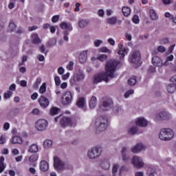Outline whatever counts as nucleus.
Returning a JSON list of instances; mask_svg holds the SVG:
<instances>
[{"mask_svg": "<svg viewBox=\"0 0 176 176\" xmlns=\"http://www.w3.org/2000/svg\"><path fill=\"white\" fill-rule=\"evenodd\" d=\"M120 62L111 59L109 60L105 65V72L100 73L94 76V82L95 83H100V82H109V78L111 79L115 78V72L116 67L119 65Z\"/></svg>", "mask_w": 176, "mask_h": 176, "instance_id": "obj_1", "label": "nucleus"}, {"mask_svg": "<svg viewBox=\"0 0 176 176\" xmlns=\"http://www.w3.org/2000/svg\"><path fill=\"white\" fill-rule=\"evenodd\" d=\"M108 127V118L104 116H99L95 120V129L96 133L105 131Z\"/></svg>", "mask_w": 176, "mask_h": 176, "instance_id": "obj_2", "label": "nucleus"}, {"mask_svg": "<svg viewBox=\"0 0 176 176\" xmlns=\"http://www.w3.org/2000/svg\"><path fill=\"white\" fill-rule=\"evenodd\" d=\"M174 131L170 128H164L160 130L159 138L162 141H171L174 138Z\"/></svg>", "mask_w": 176, "mask_h": 176, "instance_id": "obj_3", "label": "nucleus"}, {"mask_svg": "<svg viewBox=\"0 0 176 176\" xmlns=\"http://www.w3.org/2000/svg\"><path fill=\"white\" fill-rule=\"evenodd\" d=\"M102 153V146H96L91 148L87 151V157L91 160L98 159Z\"/></svg>", "mask_w": 176, "mask_h": 176, "instance_id": "obj_4", "label": "nucleus"}, {"mask_svg": "<svg viewBox=\"0 0 176 176\" xmlns=\"http://www.w3.org/2000/svg\"><path fill=\"white\" fill-rule=\"evenodd\" d=\"M113 106V100L111 98H103L100 101V104L99 106V110L103 112H107V111H109Z\"/></svg>", "mask_w": 176, "mask_h": 176, "instance_id": "obj_5", "label": "nucleus"}, {"mask_svg": "<svg viewBox=\"0 0 176 176\" xmlns=\"http://www.w3.org/2000/svg\"><path fill=\"white\" fill-rule=\"evenodd\" d=\"M141 61V52L137 50L132 51L129 55V63L137 65Z\"/></svg>", "mask_w": 176, "mask_h": 176, "instance_id": "obj_6", "label": "nucleus"}, {"mask_svg": "<svg viewBox=\"0 0 176 176\" xmlns=\"http://www.w3.org/2000/svg\"><path fill=\"white\" fill-rule=\"evenodd\" d=\"M83 79H85V74L83 73V71L78 70L74 72L73 78L70 79V85H76V82H81Z\"/></svg>", "mask_w": 176, "mask_h": 176, "instance_id": "obj_7", "label": "nucleus"}, {"mask_svg": "<svg viewBox=\"0 0 176 176\" xmlns=\"http://www.w3.org/2000/svg\"><path fill=\"white\" fill-rule=\"evenodd\" d=\"M173 118V115L168 111H161L156 114L155 117V122H162V120H170Z\"/></svg>", "mask_w": 176, "mask_h": 176, "instance_id": "obj_8", "label": "nucleus"}, {"mask_svg": "<svg viewBox=\"0 0 176 176\" xmlns=\"http://www.w3.org/2000/svg\"><path fill=\"white\" fill-rule=\"evenodd\" d=\"M131 162L136 168H142V167L145 166V163H144L142 158L138 155L133 156Z\"/></svg>", "mask_w": 176, "mask_h": 176, "instance_id": "obj_9", "label": "nucleus"}, {"mask_svg": "<svg viewBox=\"0 0 176 176\" xmlns=\"http://www.w3.org/2000/svg\"><path fill=\"white\" fill-rule=\"evenodd\" d=\"M72 102V93L71 91H66L62 97L63 105H69Z\"/></svg>", "mask_w": 176, "mask_h": 176, "instance_id": "obj_10", "label": "nucleus"}, {"mask_svg": "<svg viewBox=\"0 0 176 176\" xmlns=\"http://www.w3.org/2000/svg\"><path fill=\"white\" fill-rule=\"evenodd\" d=\"M60 124L61 127H72L74 121L70 118L63 117L60 120Z\"/></svg>", "mask_w": 176, "mask_h": 176, "instance_id": "obj_11", "label": "nucleus"}, {"mask_svg": "<svg viewBox=\"0 0 176 176\" xmlns=\"http://www.w3.org/2000/svg\"><path fill=\"white\" fill-rule=\"evenodd\" d=\"M65 164L58 157L54 158V167L56 171H63L64 170V167Z\"/></svg>", "mask_w": 176, "mask_h": 176, "instance_id": "obj_12", "label": "nucleus"}, {"mask_svg": "<svg viewBox=\"0 0 176 176\" xmlns=\"http://www.w3.org/2000/svg\"><path fill=\"white\" fill-rule=\"evenodd\" d=\"M128 52H129V49L124 47L123 46V44H122V43L118 44V54L120 56V59L123 60V58H124V56H126V54H127Z\"/></svg>", "mask_w": 176, "mask_h": 176, "instance_id": "obj_13", "label": "nucleus"}, {"mask_svg": "<svg viewBox=\"0 0 176 176\" xmlns=\"http://www.w3.org/2000/svg\"><path fill=\"white\" fill-rule=\"evenodd\" d=\"M145 149H146V146L144 145L142 143H139L131 148V152L133 153H140V152H142V151H145Z\"/></svg>", "mask_w": 176, "mask_h": 176, "instance_id": "obj_14", "label": "nucleus"}, {"mask_svg": "<svg viewBox=\"0 0 176 176\" xmlns=\"http://www.w3.org/2000/svg\"><path fill=\"white\" fill-rule=\"evenodd\" d=\"M152 64L154 67H163L164 66V63H163V60L162 58L157 56H155L152 58Z\"/></svg>", "mask_w": 176, "mask_h": 176, "instance_id": "obj_15", "label": "nucleus"}, {"mask_svg": "<svg viewBox=\"0 0 176 176\" xmlns=\"http://www.w3.org/2000/svg\"><path fill=\"white\" fill-rule=\"evenodd\" d=\"M99 166L101 167V168L106 170H108L109 168H111V163L107 159L101 160L100 161Z\"/></svg>", "mask_w": 176, "mask_h": 176, "instance_id": "obj_16", "label": "nucleus"}, {"mask_svg": "<svg viewBox=\"0 0 176 176\" xmlns=\"http://www.w3.org/2000/svg\"><path fill=\"white\" fill-rule=\"evenodd\" d=\"M76 104L78 108H80L84 111H86L87 109V107H86V99H85V98H79L78 100H77Z\"/></svg>", "mask_w": 176, "mask_h": 176, "instance_id": "obj_17", "label": "nucleus"}, {"mask_svg": "<svg viewBox=\"0 0 176 176\" xmlns=\"http://www.w3.org/2000/svg\"><path fill=\"white\" fill-rule=\"evenodd\" d=\"M136 126L139 127H146L148 126V121L144 118H139L135 122Z\"/></svg>", "mask_w": 176, "mask_h": 176, "instance_id": "obj_18", "label": "nucleus"}, {"mask_svg": "<svg viewBox=\"0 0 176 176\" xmlns=\"http://www.w3.org/2000/svg\"><path fill=\"white\" fill-rule=\"evenodd\" d=\"M106 23L110 25H115L117 23L122 24V21L118 20V17L116 16H111L107 19Z\"/></svg>", "mask_w": 176, "mask_h": 176, "instance_id": "obj_19", "label": "nucleus"}, {"mask_svg": "<svg viewBox=\"0 0 176 176\" xmlns=\"http://www.w3.org/2000/svg\"><path fill=\"white\" fill-rule=\"evenodd\" d=\"M78 60L81 64L87 61V51H82L78 56Z\"/></svg>", "mask_w": 176, "mask_h": 176, "instance_id": "obj_20", "label": "nucleus"}, {"mask_svg": "<svg viewBox=\"0 0 176 176\" xmlns=\"http://www.w3.org/2000/svg\"><path fill=\"white\" fill-rule=\"evenodd\" d=\"M35 127L38 131H43L45 130V120L41 119L37 121Z\"/></svg>", "mask_w": 176, "mask_h": 176, "instance_id": "obj_21", "label": "nucleus"}, {"mask_svg": "<svg viewBox=\"0 0 176 176\" xmlns=\"http://www.w3.org/2000/svg\"><path fill=\"white\" fill-rule=\"evenodd\" d=\"M127 133L129 135H134L137 134V133H138V128L137 127V125L129 126L127 130Z\"/></svg>", "mask_w": 176, "mask_h": 176, "instance_id": "obj_22", "label": "nucleus"}, {"mask_svg": "<svg viewBox=\"0 0 176 176\" xmlns=\"http://www.w3.org/2000/svg\"><path fill=\"white\" fill-rule=\"evenodd\" d=\"M89 24H90V21H89V19H80L78 21L79 28H86Z\"/></svg>", "mask_w": 176, "mask_h": 176, "instance_id": "obj_23", "label": "nucleus"}, {"mask_svg": "<svg viewBox=\"0 0 176 176\" xmlns=\"http://www.w3.org/2000/svg\"><path fill=\"white\" fill-rule=\"evenodd\" d=\"M166 90L170 94H173L176 91V83H170L167 85Z\"/></svg>", "mask_w": 176, "mask_h": 176, "instance_id": "obj_24", "label": "nucleus"}, {"mask_svg": "<svg viewBox=\"0 0 176 176\" xmlns=\"http://www.w3.org/2000/svg\"><path fill=\"white\" fill-rule=\"evenodd\" d=\"M60 27L62 30H68V31H72V25L70 23L63 22L60 23Z\"/></svg>", "mask_w": 176, "mask_h": 176, "instance_id": "obj_25", "label": "nucleus"}, {"mask_svg": "<svg viewBox=\"0 0 176 176\" xmlns=\"http://www.w3.org/2000/svg\"><path fill=\"white\" fill-rule=\"evenodd\" d=\"M32 43H34V45H39V43L42 42L38 34H32Z\"/></svg>", "mask_w": 176, "mask_h": 176, "instance_id": "obj_26", "label": "nucleus"}, {"mask_svg": "<svg viewBox=\"0 0 176 176\" xmlns=\"http://www.w3.org/2000/svg\"><path fill=\"white\" fill-rule=\"evenodd\" d=\"M97 106V98L96 96H92L89 101V108L90 109H94Z\"/></svg>", "mask_w": 176, "mask_h": 176, "instance_id": "obj_27", "label": "nucleus"}, {"mask_svg": "<svg viewBox=\"0 0 176 176\" xmlns=\"http://www.w3.org/2000/svg\"><path fill=\"white\" fill-rule=\"evenodd\" d=\"M149 14L151 20L156 21L159 19V15L156 13L155 10H150Z\"/></svg>", "mask_w": 176, "mask_h": 176, "instance_id": "obj_28", "label": "nucleus"}, {"mask_svg": "<svg viewBox=\"0 0 176 176\" xmlns=\"http://www.w3.org/2000/svg\"><path fill=\"white\" fill-rule=\"evenodd\" d=\"M147 175L148 176H155V168H153L151 165H147L146 166Z\"/></svg>", "mask_w": 176, "mask_h": 176, "instance_id": "obj_29", "label": "nucleus"}, {"mask_svg": "<svg viewBox=\"0 0 176 176\" xmlns=\"http://www.w3.org/2000/svg\"><path fill=\"white\" fill-rule=\"evenodd\" d=\"M122 111V107L119 105H115L112 108V114L113 115H119V112Z\"/></svg>", "mask_w": 176, "mask_h": 176, "instance_id": "obj_30", "label": "nucleus"}, {"mask_svg": "<svg viewBox=\"0 0 176 176\" xmlns=\"http://www.w3.org/2000/svg\"><path fill=\"white\" fill-rule=\"evenodd\" d=\"M173 60H174L173 55L166 56V60L164 63V67H168L170 65V61H173Z\"/></svg>", "mask_w": 176, "mask_h": 176, "instance_id": "obj_31", "label": "nucleus"}, {"mask_svg": "<svg viewBox=\"0 0 176 176\" xmlns=\"http://www.w3.org/2000/svg\"><path fill=\"white\" fill-rule=\"evenodd\" d=\"M122 11L125 17H129V16H130V13H131V10L128 7H123Z\"/></svg>", "mask_w": 176, "mask_h": 176, "instance_id": "obj_32", "label": "nucleus"}, {"mask_svg": "<svg viewBox=\"0 0 176 176\" xmlns=\"http://www.w3.org/2000/svg\"><path fill=\"white\" fill-rule=\"evenodd\" d=\"M30 153H36L38 152V145L36 144H32L28 151Z\"/></svg>", "mask_w": 176, "mask_h": 176, "instance_id": "obj_33", "label": "nucleus"}, {"mask_svg": "<svg viewBox=\"0 0 176 176\" xmlns=\"http://www.w3.org/2000/svg\"><path fill=\"white\" fill-rule=\"evenodd\" d=\"M17 26H16V24L13 22H10L8 25V32H13L16 31V28Z\"/></svg>", "mask_w": 176, "mask_h": 176, "instance_id": "obj_34", "label": "nucleus"}, {"mask_svg": "<svg viewBox=\"0 0 176 176\" xmlns=\"http://www.w3.org/2000/svg\"><path fill=\"white\" fill-rule=\"evenodd\" d=\"M128 85L129 86H135L137 85V78L135 77H131L128 80Z\"/></svg>", "mask_w": 176, "mask_h": 176, "instance_id": "obj_35", "label": "nucleus"}, {"mask_svg": "<svg viewBox=\"0 0 176 176\" xmlns=\"http://www.w3.org/2000/svg\"><path fill=\"white\" fill-rule=\"evenodd\" d=\"M118 171H119V164H115L113 165V168H112L113 176H116V174H118Z\"/></svg>", "mask_w": 176, "mask_h": 176, "instance_id": "obj_36", "label": "nucleus"}, {"mask_svg": "<svg viewBox=\"0 0 176 176\" xmlns=\"http://www.w3.org/2000/svg\"><path fill=\"white\" fill-rule=\"evenodd\" d=\"M11 142L12 144H21V138L17 136H14Z\"/></svg>", "mask_w": 176, "mask_h": 176, "instance_id": "obj_37", "label": "nucleus"}, {"mask_svg": "<svg viewBox=\"0 0 176 176\" xmlns=\"http://www.w3.org/2000/svg\"><path fill=\"white\" fill-rule=\"evenodd\" d=\"M38 154H33L29 157V162L30 163H35L38 160Z\"/></svg>", "mask_w": 176, "mask_h": 176, "instance_id": "obj_38", "label": "nucleus"}, {"mask_svg": "<svg viewBox=\"0 0 176 176\" xmlns=\"http://www.w3.org/2000/svg\"><path fill=\"white\" fill-rule=\"evenodd\" d=\"M132 94H134V89H129L126 91L124 94V98H129V97H130V96Z\"/></svg>", "mask_w": 176, "mask_h": 176, "instance_id": "obj_39", "label": "nucleus"}, {"mask_svg": "<svg viewBox=\"0 0 176 176\" xmlns=\"http://www.w3.org/2000/svg\"><path fill=\"white\" fill-rule=\"evenodd\" d=\"M13 95V92L11 91H7L6 92L4 93V98L6 100H8V98H10Z\"/></svg>", "mask_w": 176, "mask_h": 176, "instance_id": "obj_40", "label": "nucleus"}, {"mask_svg": "<svg viewBox=\"0 0 176 176\" xmlns=\"http://www.w3.org/2000/svg\"><path fill=\"white\" fill-rule=\"evenodd\" d=\"M45 148H49L53 145V142L50 140H45Z\"/></svg>", "mask_w": 176, "mask_h": 176, "instance_id": "obj_41", "label": "nucleus"}, {"mask_svg": "<svg viewBox=\"0 0 176 176\" xmlns=\"http://www.w3.org/2000/svg\"><path fill=\"white\" fill-rule=\"evenodd\" d=\"M38 102L41 107H42V108H45V96H41L40 99L38 100Z\"/></svg>", "mask_w": 176, "mask_h": 176, "instance_id": "obj_42", "label": "nucleus"}, {"mask_svg": "<svg viewBox=\"0 0 176 176\" xmlns=\"http://www.w3.org/2000/svg\"><path fill=\"white\" fill-rule=\"evenodd\" d=\"M16 83L18 85H20L22 87H27V81L23 80H16Z\"/></svg>", "mask_w": 176, "mask_h": 176, "instance_id": "obj_43", "label": "nucleus"}, {"mask_svg": "<svg viewBox=\"0 0 176 176\" xmlns=\"http://www.w3.org/2000/svg\"><path fill=\"white\" fill-rule=\"evenodd\" d=\"M102 43H103L102 40H95L94 42V45L96 47H100V45H102Z\"/></svg>", "mask_w": 176, "mask_h": 176, "instance_id": "obj_44", "label": "nucleus"}, {"mask_svg": "<svg viewBox=\"0 0 176 176\" xmlns=\"http://www.w3.org/2000/svg\"><path fill=\"white\" fill-rule=\"evenodd\" d=\"M100 52L102 53H109L111 54V50L108 49L107 47H102L100 48Z\"/></svg>", "mask_w": 176, "mask_h": 176, "instance_id": "obj_45", "label": "nucleus"}, {"mask_svg": "<svg viewBox=\"0 0 176 176\" xmlns=\"http://www.w3.org/2000/svg\"><path fill=\"white\" fill-rule=\"evenodd\" d=\"M58 111H60V109L57 107H54L51 109L50 113L51 115H57V113H58Z\"/></svg>", "mask_w": 176, "mask_h": 176, "instance_id": "obj_46", "label": "nucleus"}, {"mask_svg": "<svg viewBox=\"0 0 176 176\" xmlns=\"http://www.w3.org/2000/svg\"><path fill=\"white\" fill-rule=\"evenodd\" d=\"M160 43L161 45H167L168 43H170V40L167 38H164L160 40Z\"/></svg>", "mask_w": 176, "mask_h": 176, "instance_id": "obj_47", "label": "nucleus"}, {"mask_svg": "<svg viewBox=\"0 0 176 176\" xmlns=\"http://www.w3.org/2000/svg\"><path fill=\"white\" fill-rule=\"evenodd\" d=\"M157 50L159 53H164L166 52V47L163 45H160L157 47Z\"/></svg>", "mask_w": 176, "mask_h": 176, "instance_id": "obj_48", "label": "nucleus"}, {"mask_svg": "<svg viewBox=\"0 0 176 176\" xmlns=\"http://www.w3.org/2000/svg\"><path fill=\"white\" fill-rule=\"evenodd\" d=\"M39 168L41 171H42L43 173H45V160H42L40 162Z\"/></svg>", "mask_w": 176, "mask_h": 176, "instance_id": "obj_49", "label": "nucleus"}, {"mask_svg": "<svg viewBox=\"0 0 176 176\" xmlns=\"http://www.w3.org/2000/svg\"><path fill=\"white\" fill-rule=\"evenodd\" d=\"M132 21L135 24H138V23H140V17H138V15H134L132 18Z\"/></svg>", "mask_w": 176, "mask_h": 176, "instance_id": "obj_50", "label": "nucleus"}, {"mask_svg": "<svg viewBox=\"0 0 176 176\" xmlns=\"http://www.w3.org/2000/svg\"><path fill=\"white\" fill-rule=\"evenodd\" d=\"M107 55H105V54H102V55H100V56H98V60L99 61H102V62L105 61V60H107Z\"/></svg>", "mask_w": 176, "mask_h": 176, "instance_id": "obj_51", "label": "nucleus"}, {"mask_svg": "<svg viewBox=\"0 0 176 176\" xmlns=\"http://www.w3.org/2000/svg\"><path fill=\"white\" fill-rule=\"evenodd\" d=\"M54 80H55V84L56 86H60V83H61V80L60 79L59 76H56L54 78Z\"/></svg>", "mask_w": 176, "mask_h": 176, "instance_id": "obj_52", "label": "nucleus"}, {"mask_svg": "<svg viewBox=\"0 0 176 176\" xmlns=\"http://www.w3.org/2000/svg\"><path fill=\"white\" fill-rule=\"evenodd\" d=\"M98 15L99 16V17H104V16H105V12H104V10L102 9L98 10Z\"/></svg>", "mask_w": 176, "mask_h": 176, "instance_id": "obj_53", "label": "nucleus"}, {"mask_svg": "<svg viewBox=\"0 0 176 176\" xmlns=\"http://www.w3.org/2000/svg\"><path fill=\"white\" fill-rule=\"evenodd\" d=\"M59 20H60L59 15H54L52 19V23H57V21H58Z\"/></svg>", "mask_w": 176, "mask_h": 176, "instance_id": "obj_54", "label": "nucleus"}, {"mask_svg": "<svg viewBox=\"0 0 176 176\" xmlns=\"http://www.w3.org/2000/svg\"><path fill=\"white\" fill-rule=\"evenodd\" d=\"M67 69H69V71H72V69H74V62L70 61L69 64L67 65Z\"/></svg>", "mask_w": 176, "mask_h": 176, "instance_id": "obj_55", "label": "nucleus"}, {"mask_svg": "<svg viewBox=\"0 0 176 176\" xmlns=\"http://www.w3.org/2000/svg\"><path fill=\"white\" fill-rule=\"evenodd\" d=\"M122 156L123 162H129L130 160V156L127 155V154H124Z\"/></svg>", "mask_w": 176, "mask_h": 176, "instance_id": "obj_56", "label": "nucleus"}, {"mask_svg": "<svg viewBox=\"0 0 176 176\" xmlns=\"http://www.w3.org/2000/svg\"><path fill=\"white\" fill-rule=\"evenodd\" d=\"M6 142V137L5 135H1L0 137V144H5Z\"/></svg>", "mask_w": 176, "mask_h": 176, "instance_id": "obj_57", "label": "nucleus"}, {"mask_svg": "<svg viewBox=\"0 0 176 176\" xmlns=\"http://www.w3.org/2000/svg\"><path fill=\"white\" fill-rule=\"evenodd\" d=\"M75 6H76V8H75V9H74V11L75 12H80V3H76V4H75Z\"/></svg>", "mask_w": 176, "mask_h": 176, "instance_id": "obj_58", "label": "nucleus"}, {"mask_svg": "<svg viewBox=\"0 0 176 176\" xmlns=\"http://www.w3.org/2000/svg\"><path fill=\"white\" fill-rule=\"evenodd\" d=\"M6 167V164L5 163L0 164V174L3 173V170H5Z\"/></svg>", "mask_w": 176, "mask_h": 176, "instance_id": "obj_59", "label": "nucleus"}, {"mask_svg": "<svg viewBox=\"0 0 176 176\" xmlns=\"http://www.w3.org/2000/svg\"><path fill=\"white\" fill-rule=\"evenodd\" d=\"M107 42L111 46H115V40H113V38H108Z\"/></svg>", "mask_w": 176, "mask_h": 176, "instance_id": "obj_60", "label": "nucleus"}, {"mask_svg": "<svg viewBox=\"0 0 176 176\" xmlns=\"http://www.w3.org/2000/svg\"><path fill=\"white\" fill-rule=\"evenodd\" d=\"M39 93L43 94L45 93V82L42 84V86L39 89Z\"/></svg>", "mask_w": 176, "mask_h": 176, "instance_id": "obj_61", "label": "nucleus"}, {"mask_svg": "<svg viewBox=\"0 0 176 176\" xmlns=\"http://www.w3.org/2000/svg\"><path fill=\"white\" fill-rule=\"evenodd\" d=\"M37 60H38V61H44L45 60V56H43V55L41 54H38L36 56Z\"/></svg>", "mask_w": 176, "mask_h": 176, "instance_id": "obj_62", "label": "nucleus"}, {"mask_svg": "<svg viewBox=\"0 0 176 176\" xmlns=\"http://www.w3.org/2000/svg\"><path fill=\"white\" fill-rule=\"evenodd\" d=\"M64 68L63 67H60L58 69V74H59V75H64Z\"/></svg>", "mask_w": 176, "mask_h": 176, "instance_id": "obj_63", "label": "nucleus"}, {"mask_svg": "<svg viewBox=\"0 0 176 176\" xmlns=\"http://www.w3.org/2000/svg\"><path fill=\"white\" fill-rule=\"evenodd\" d=\"M56 39L50 40V41L48 42L49 46H54V45H56Z\"/></svg>", "mask_w": 176, "mask_h": 176, "instance_id": "obj_64", "label": "nucleus"}]
</instances>
